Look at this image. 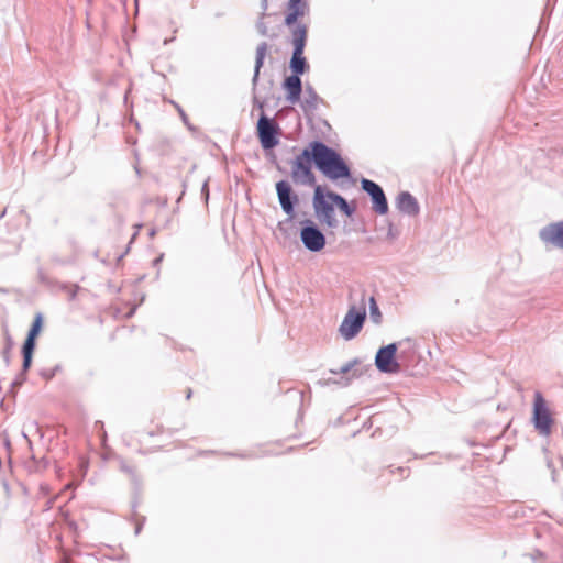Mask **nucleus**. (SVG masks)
<instances>
[{
    "label": "nucleus",
    "mask_w": 563,
    "mask_h": 563,
    "mask_svg": "<svg viewBox=\"0 0 563 563\" xmlns=\"http://www.w3.org/2000/svg\"><path fill=\"white\" fill-rule=\"evenodd\" d=\"M547 465L551 470L552 481L555 482L556 481V471L553 468L552 462L550 460H547Z\"/></svg>",
    "instance_id": "obj_33"
},
{
    "label": "nucleus",
    "mask_w": 563,
    "mask_h": 563,
    "mask_svg": "<svg viewBox=\"0 0 563 563\" xmlns=\"http://www.w3.org/2000/svg\"><path fill=\"white\" fill-rule=\"evenodd\" d=\"M539 236L543 243L563 250V221L543 227L539 232Z\"/></svg>",
    "instance_id": "obj_12"
},
{
    "label": "nucleus",
    "mask_w": 563,
    "mask_h": 563,
    "mask_svg": "<svg viewBox=\"0 0 563 563\" xmlns=\"http://www.w3.org/2000/svg\"><path fill=\"white\" fill-rule=\"evenodd\" d=\"M282 128L275 121L274 118L267 117L264 112H261L256 123V135L260 140L261 146L264 150H272L279 144V134Z\"/></svg>",
    "instance_id": "obj_4"
},
{
    "label": "nucleus",
    "mask_w": 563,
    "mask_h": 563,
    "mask_svg": "<svg viewBox=\"0 0 563 563\" xmlns=\"http://www.w3.org/2000/svg\"><path fill=\"white\" fill-rule=\"evenodd\" d=\"M173 40H174V38H166V40L164 41V44H165V45H167V44H168L169 42H172Z\"/></svg>",
    "instance_id": "obj_40"
},
{
    "label": "nucleus",
    "mask_w": 563,
    "mask_h": 563,
    "mask_svg": "<svg viewBox=\"0 0 563 563\" xmlns=\"http://www.w3.org/2000/svg\"><path fill=\"white\" fill-rule=\"evenodd\" d=\"M360 374H357L356 371H354L351 375V377H341L340 379H336V378H324V379H320L318 382V384L320 386H330V385H340L342 387H346L351 384L352 379L354 377H358Z\"/></svg>",
    "instance_id": "obj_20"
},
{
    "label": "nucleus",
    "mask_w": 563,
    "mask_h": 563,
    "mask_svg": "<svg viewBox=\"0 0 563 563\" xmlns=\"http://www.w3.org/2000/svg\"><path fill=\"white\" fill-rule=\"evenodd\" d=\"M306 3L303 0H289L288 10L285 18V24L287 26H292L297 22V20L305 14Z\"/></svg>",
    "instance_id": "obj_18"
},
{
    "label": "nucleus",
    "mask_w": 563,
    "mask_h": 563,
    "mask_svg": "<svg viewBox=\"0 0 563 563\" xmlns=\"http://www.w3.org/2000/svg\"><path fill=\"white\" fill-rule=\"evenodd\" d=\"M291 29V44L294 46L292 51H301L305 49L307 44L308 29L305 24L295 23Z\"/></svg>",
    "instance_id": "obj_17"
},
{
    "label": "nucleus",
    "mask_w": 563,
    "mask_h": 563,
    "mask_svg": "<svg viewBox=\"0 0 563 563\" xmlns=\"http://www.w3.org/2000/svg\"><path fill=\"white\" fill-rule=\"evenodd\" d=\"M3 357H4V362H5L7 364H9V352H8V350H5V351L3 352Z\"/></svg>",
    "instance_id": "obj_35"
},
{
    "label": "nucleus",
    "mask_w": 563,
    "mask_h": 563,
    "mask_svg": "<svg viewBox=\"0 0 563 563\" xmlns=\"http://www.w3.org/2000/svg\"><path fill=\"white\" fill-rule=\"evenodd\" d=\"M312 207L320 223L329 228H336L339 222L335 218L334 203L328 198V190L322 186H314Z\"/></svg>",
    "instance_id": "obj_3"
},
{
    "label": "nucleus",
    "mask_w": 563,
    "mask_h": 563,
    "mask_svg": "<svg viewBox=\"0 0 563 563\" xmlns=\"http://www.w3.org/2000/svg\"><path fill=\"white\" fill-rule=\"evenodd\" d=\"M282 88L285 90L286 100L289 103L295 104L300 101V97L303 91L302 80L300 77L291 75L286 76L282 84Z\"/></svg>",
    "instance_id": "obj_13"
},
{
    "label": "nucleus",
    "mask_w": 563,
    "mask_h": 563,
    "mask_svg": "<svg viewBox=\"0 0 563 563\" xmlns=\"http://www.w3.org/2000/svg\"><path fill=\"white\" fill-rule=\"evenodd\" d=\"M22 368L21 372L27 374L29 369L32 366L33 354L22 353Z\"/></svg>",
    "instance_id": "obj_25"
},
{
    "label": "nucleus",
    "mask_w": 563,
    "mask_h": 563,
    "mask_svg": "<svg viewBox=\"0 0 563 563\" xmlns=\"http://www.w3.org/2000/svg\"><path fill=\"white\" fill-rule=\"evenodd\" d=\"M162 258H163V255H161L159 257L155 258L154 260V264L156 265V264L161 263Z\"/></svg>",
    "instance_id": "obj_38"
},
{
    "label": "nucleus",
    "mask_w": 563,
    "mask_h": 563,
    "mask_svg": "<svg viewBox=\"0 0 563 563\" xmlns=\"http://www.w3.org/2000/svg\"><path fill=\"white\" fill-rule=\"evenodd\" d=\"M121 470L128 474L133 475V467L128 465L125 462H121Z\"/></svg>",
    "instance_id": "obj_32"
},
{
    "label": "nucleus",
    "mask_w": 563,
    "mask_h": 563,
    "mask_svg": "<svg viewBox=\"0 0 563 563\" xmlns=\"http://www.w3.org/2000/svg\"><path fill=\"white\" fill-rule=\"evenodd\" d=\"M269 45L266 42H261L255 52V65H254V74L252 78V90H253V106L264 112L265 101L260 100L255 95L256 87L260 79L261 69L264 66V62L266 55L268 53Z\"/></svg>",
    "instance_id": "obj_11"
},
{
    "label": "nucleus",
    "mask_w": 563,
    "mask_h": 563,
    "mask_svg": "<svg viewBox=\"0 0 563 563\" xmlns=\"http://www.w3.org/2000/svg\"><path fill=\"white\" fill-rule=\"evenodd\" d=\"M179 114H180V118L183 120V122L189 128V129H192L191 125L189 124L188 122V117L187 114L185 113V111L178 106V104H175Z\"/></svg>",
    "instance_id": "obj_31"
},
{
    "label": "nucleus",
    "mask_w": 563,
    "mask_h": 563,
    "mask_svg": "<svg viewBox=\"0 0 563 563\" xmlns=\"http://www.w3.org/2000/svg\"><path fill=\"white\" fill-rule=\"evenodd\" d=\"M42 325H43L42 314L38 313L35 317V319L33 320L32 325L27 332V335L32 336V338H37V335L40 334V332L42 330Z\"/></svg>",
    "instance_id": "obj_23"
},
{
    "label": "nucleus",
    "mask_w": 563,
    "mask_h": 563,
    "mask_svg": "<svg viewBox=\"0 0 563 563\" xmlns=\"http://www.w3.org/2000/svg\"><path fill=\"white\" fill-rule=\"evenodd\" d=\"M275 189L283 212L288 216V221H291L295 217V209L299 203L298 195L286 179L277 181Z\"/></svg>",
    "instance_id": "obj_8"
},
{
    "label": "nucleus",
    "mask_w": 563,
    "mask_h": 563,
    "mask_svg": "<svg viewBox=\"0 0 563 563\" xmlns=\"http://www.w3.org/2000/svg\"><path fill=\"white\" fill-rule=\"evenodd\" d=\"M64 289L67 291V296L70 300H74L77 296L79 287L77 285L65 286Z\"/></svg>",
    "instance_id": "obj_29"
},
{
    "label": "nucleus",
    "mask_w": 563,
    "mask_h": 563,
    "mask_svg": "<svg viewBox=\"0 0 563 563\" xmlns=\"http://www.w3.org/2000/svg\"><path fill=\"white\" fill-rule=\"evenodd\" d=\"M35 346H36V338L26 335V339L21 349V353L34 354Z\"/></svg>",
    "instance_id": "obj_24"
},
{
    "label": "nucleus",
    "mask_w": 563,
    "mask_h": 563,
    "mask_svg": "<svg viewBox=\"0 0 563 563\" xmlns=\"http://www.w3.org/2000/svg\"><path fill=\"white\" fill-rule=\"evenodd\" d=\"M312 164H314V158L309 143L291 162L290 176L296 185L310 186L313 188L318 186L316 175L312 170Z\"/></svg>",
    "instance_id": "obj_2"
},
{
    "label": "nucleus",
    "mask_w": 563,
    "mask_h": 563,
    "mask_svg": "<svg viewBox=\"0 0 563 563\" xmlns=\"http://www.w3.org/2000/svg\"><path fill=\"white\" fill-rule=\"evenodd\" d=\"M53 375H54V373H51V374H49V373H46L47 378H52V377H53Z\"/></svg>",
    "instance_id": "obj_42"
},
{
    "label": "nucleus",
    "mask_w": 563,
    "mask_h": 563,
    "mask_svg": "<svg viewBox=\"0 0 563 563\" xmlns=\"http://www.w3.org/2000/svg\"><path fill=\"white\" fill-rule=\"evenodd\" d=\"M53 375H54V373H51V374H49V373H46L47 378H52V377H53Z\"/></svg>",
    "instance_id": "obj_43"
},
{
    "label": "nucleus",
    "mask_w": 563,
    "mask_h": 563,
    "mask_svg": "<svg viewBox=\"0 0 563 563\" xmlns=\"http://www.w3.org/2000/svg\"><path fill=\"white\" fill-rule=\"evenodd\" d=\"M365 319L366 310L364 305L360 309H356L355 306L350 307L339 327V333L346 341L354 339L362 330Z\"/></svg>",
    "instance_id": "obj_6"
},
{
    "label": "nucleus",
    "mask_w": 563,
    "mask_h": 563,
    "mask_svg": "<svg viewBox=\"0 0 563 563\" xmlns=\"http://www.w3.org/2000/svg\"><path fill=\"white\" fill-rule=\"evenodd\" d=\"M399 232L395 229L393 222H388L387 239L394 241L398 238Z\"/></svg>",
    "instance_id": "obj_28"
},
{
    "label": "nucleus",
    "mask_w": 563,
    "mask_h": 563,
    "mask_svg": "<svg viewBox=\"0 0 563 563\" xmlns=\"http://www.w3.org/2000/svg\"><path fill=\"white\" fill-rule=\"evenodd\" d=\"M368 306H369V318H371L372 322L375 324H380L383 321V314L379 310V307L377 305L375 297L372 296L369 298Z\"/></svg>",
    "instance_id": "obj_21"
},
{
    "label": "nucleus",
    "mask_w": 563,
    "mask_h": 563,
    "mask_svg": "<svg viewBox=\"0 0 563 563\" xmlns=\"http://www.w3.org/2000/svg\"><path fill=\"white\" fill-rule=\"evenodd\" d=\"M142 529V525H136L135 527V534H139Z\"/></svg>",
    "instance_id": "obj_37"
},
{
    "label": "nucleus",
    "mask_w": 563,
    "mask_h": 563,
    "mask_svg": "<svg viewBox=\"0 0 563 563\" xmlns=\"http://www.w3.org/2000/svg\"><path fill=\"white\" fill-rule=\"evenodd\" d=\"M300 241L303 246L313 253L320 252L327 244V238L319 225L311 219L300 221Z\"/></svg>",
    "instance_id": "obj_5"
},
{
    "label": "nucleus",
    "mask_w": 563,
    "mask_h": 563,
    "mask_svg": "<svg viewBox=\"0 0 563 563\" xmlns=\"http://www.w3.org/2000/svg\"><path fill=\"white\" fill-rule=\"evenodd\" d=\"M361 188L371 197L372 208L378 214L388 212V201L383 188L375 181L362 178Z\"/></svg>",
    "instance_id": "obj_10"
},
{
    "label": "nucleus",
    "mask_w": 563,
    "mask_h": 563,
    "mask_svg": "<svg viewBox=\"0 0 563 563\" xmlns=\"http://www.w3.org/2000/svg\"><path fill=\"white\" fill-rule=\"evenodd\" d=\"M398 346L396 343H389L382 346L375 356V366L382 373L395 374L400 369V365L396 360Z\"/></svg>",
    "instance_id": "obj_9"
},
{
    "label": "nucleus",
    "mask_w": 563,
    "mask_h": 563,
    "mask_svg": "<svg viewBox=\"0 0 563 563\" xmlns=\"http://www.w3.org/2000/svg\"><path fill=\"white\" fill-rule=\"evenodd\" d=\"M190 397H191V390L189 389L188 393H187L186 398L189 399Z\"/></svg>",
    "instance_id": "obj_41"
},
{
    "label": "nucleus",
    "mask_w": 563,
    "mask_h": 563,
    "mask_svg": "<svg viewBox=\"0 0 563 563\" xmlns=\"http://www.w3.org/2000/svg\"><path fill=\"white\" fill-rule=\"evenodd\" d=\"M301 109L303 110L306 117H310L319 107V104L323 103V99L317 93L314 88L307 84L305 87V97L302 101H299Z\"/></svg>",
    "instance_id": "obj_15"
},
{
    "label": "nucleus",
    "mask_w": 563,
    "mask_h": 563,
    "mask_svg": "<svg viewBox=\"0 0 563 563\" xmlns=\"http://www.w3.org/2000/svg\"><path fill=\"white\" fill-rule=\"evenodd\" d=\"M241 457H249L250 455L241 454Z\"/></svg>",
    "instance_id": "obj_44"
},
{
    "label": "nucleus",
    "mask_w": 563,
    "mask_h": 563,
    "mask_svg": "<svg viewBox=\"0 0 563 563\" xmlns=\"http://www.w3.org/2000/svg\"><path fill=\"white\" fill-rule=\"evenodd\" d=\"M310 147L314 158V166L325 177L331 180H338L351 176L350 166L336 150L319 140L310 142Z\"/></svg>",
    "instance_id": "obj_1"
},
{
    "label": "nucleus",
    "mask_w": 563,
    "mask_h": 563,
    "mask_svg": "<svg viewBox=\"0 0 563 563\" xmlns=\"http://www.w3.org/2000/svg\"><path fill=\"white\" fill-rule=\"evenodd\" d=\"M207 186H208V184L205 183L203 186H202V192L206 191V197L208 198L209 194H208V190H207Z\"/></svg>",
    "instance_id": "obj_36"
},
{
    "label": "nucleus",
    "mask_w": 563,
    "mask_h": 563,
    "mask_svg": "<svg viewBox=\"0 0 563 563\" xmlns=\"http://www.w3.org/2000/svg\"><path fill=\"white\" fill-rule=\"evenodd\" d=\"M328 198L330 201H332L334 203V206H336L346 217H351L354 212H355V208L352 207L347 200L334 192V191H330L328 190Z\"/></svg>",
    "instance_id": "obj_19"
},
{
    "label": "nucleus",
    "mask_w": 563,
    "mask_h": 563,
    "mask_svg": "<svg viewBox=\"0 0 563 563\" xmlns=\"http://www.w3.org/2000/svg\"><path fill=\"white\" fill-rule=\"evenodd\" d=\"M265 15V13H262V16L261 19L256 22V30L257 32L262 35V36H266L267 33H268V27L267 25L265 24V22L263 21V16Z\"/></svg>",
    "instance_id": "obj_27"
},
{
    "label": "nucleus",
    "mask_w": 563,
    "mask_h": 563,
    "mask_svg": "<svg viewBox=\"0 0 563 563\" xmlns=\"http://www.w3.org/2000/svg\"><path fill=\"white\" fill-rule=\"evenodd\" d=\"M95 429L96 430H100L102 432L101 434V441H102V444H104L106 440H107V433L104 432L103 430V422L102 421H96L95 422Z\"/></svg>",
    "instance_id": "obj_30"
},
{
    "label": "nucleus",
    "mask_w": 563,
    "mask_h": 563,
    "mask_svg": "<svg viewBox=\"0 0 563 563\" xmlns=\"http://www.w3.org/2000/svg\"><path fill=\"white\" fill-rule=\"evenodd\" d=\"M360 361L357 358H354L346 364L342 365L339 369H330V373L334 375H342V377H351L352 373L357 369H354L355 365L358 364Z\"/></svg>",
    "instance_id": "obj_22"
},
{
    "label": "nucleus",
    "mask_w": 563,
    "mask_h": 563,
    "mask_svg": "<svg viewBox=\"0 0 563 563\" xmlns=\"http://www.w3.org/2000/svg\"><path fill=\"white\" fill-rule=\"evenodd\" d=\"M26 380V374L20 372L11 383L12 390L20 388Z\"/></svg>",
    "instance_id": "obj_26"
},
{
    "label": "nucleus",
    "mask_w": 563,
    "mask_h": 563,
    "mask_svg": "<svg viewBox=\"0 0 563 563\" xmlns=\"http://www.w3.org/2000/svg\"><path fill=\"white\" fill-rule=\"evenodd\" d=\"M261 7L264 13L267 10V0H261Z\"/></svg>",
    "instance_id": "obj_34"
},
{
    "label": "nucleus",
    "mask_w": 563,
    "mask_h": 563,
    "mask_svg": "<svg viewBox=\"0 0 563 563\" xmlns=\"http://www.w3.org/2000/svg\"><path fill=\"white\" fill-rule=\"evenodd\" d=\"M155 233H156V232H155V230H154V229H152V230L150 231V236H151V238H153V236L155 235Z\"/></svg>",
    "instance_id": "obj_39"
},
{
    "label": "nucleus",
    "mask_w": 563,
    "mask_h": 563,
    "mask_svg": "<svg viewBox=\"0 0 563 563\" xmlns=\"http://www.w3.org/2000/svg\"><path fill=\"white\" fill-rule=\"evenodd\" d=\"M305 49L292 51V55L289 62V69L291 76L300 77L309 70V63L303 56Z\"/></svg>",
    "instance_id": "obj_16"
},
{
    "label": "nucleus",
    "mask_w": 563,
    "mask_h": 563,
    "mask_svg": "<svg viewBox=\"0 0 563 563\" xmlns=\"http://www.w3.org/2000/svg\"><path fill=\"white\" fill-rule=\"evenodd\" d=\"M532 421L536 430L540 434L549 435L551 433L553 418L540 391L534 393Z\"/></svg>",
    "instance_id": "obj_7"
},
{
    "label": "nucleus",
    "mask_w": 563,
    "mask_h": 563,
    "mask_svg": "<svg viewBox=\"0 0 563 563\" xmlns=\"http://www.w3.org/2000/svg\"><path fill=\"white\" fill-rule=\"evenodd\" d=\"M396 207L400 212L409 217H416L420 211L417 199L409 191H401L398 194L396 198Z\"/></svg>",
    "instance_id": "obj_14"
}]
</instances>
